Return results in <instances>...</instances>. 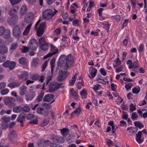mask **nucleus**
<instances>
[{
  "label": "nucleus",
  "mask_w": 147,
  "mask_h": 147,
  "mask_svg": "<svg viewBox=\"0 0 147 147\" xmlns=\"http://www.w3.org/2000/svg\"><path fill=\"white\" fill-rule=\"evenodd\" d=\"M71 54H69L66 57L64 55H61L59 58V65L64 67V69H67L69 67V63L71 61Z\"/></svg>",
  "instance_id": "nucleus-1"
},
{
  "label": "nucleus",
  "mask_w": 147,
  "mask_h": 147,
  "mask_svg": "<svg viewBox=\"0 0 147 147\" xmlns=\"http://www.w3.org/2000/svg\"><path fill=\"white\" fill-rule=\"evenodd\" d=\"M40 22L39 20L36 23L34 27V29L36 30L37 35L38 36H41L44 33L46 28V23L45 22L41 23L39 25Z\"/></svg>",
  "instance_id": "nucleus-2"
},
{
  "label": "nucleus",
  "mask_w": 147,
  "mask_h": 147,
  "mask_svg": "<svg viewBox=\"0 0 147 147\" xmlns=\"http://www.w3.org/2000/svg\"><path fill=\"white\" fill-rule=\"evenodd\" d=\"M57 12V11L56 10L53 12L51 9H46L43 12V17L46 20H49L51 19Z\"/></svg>",
  "instance_id": "nucleus-3"
},
{
  "label": "nucleus",
  "mask_w": 147,
  "mask_h": 147,
  "mask_svg": "<svg viewBox=\"0 0 147 147\" xmlns=\"http://www.w3.org/2000/svg\"><path fill=\"white\" fill-rule=\"evenodd\" d=\"M38 42L39 47L41 50L43 51H46L49 49V44L46 41L45 38L43 37L40 38L39 39Z\"/></svg>",
  "instance_id": "nucleus-4"
},
{
  "label": "nucleus",
  "mask_w": 147,
  "mask_h": 147,
  "mask_svg": "<svg viewBox=\"0 0 147 147\" xmlns=\"http://www.w3.org/2000/svg\"><path fill=\"white\" fill-rule=\"evenodd\" d=\"M38 46V43L36 40L34 38L31 39L28 42L29 48L30 49L35 51Z\"/></svg>",
  "instance_id": "nucleus-5"
},
{
  "label": "nucleus",
  "mask_w": 147,
  "mask_h": 147,
  "mask_svg": "<svg viewBox=\"0 0 147 147\" xmlns=\"http://www.w3.org/2000/svg\"><path fill=\"white\" fill-rule=\"evenodd\" d=\"M68 76V74L67 71L61 70L59 72V75L57 77V80L60 82H62L66 80Z\"/></svg>",
  "instance_id": "nucleus-6"
},
{
  "label": "nucleus",
  "mask_w": 147,
  "mask_h": 147,
  "mask_svg": "<svg viewBox=\"0 0 147 147\" xmlns=\"http://www.w3.org/2000/svg\"><path fill=\"white\" fill-rule=\"evenodd\" d=\"M16 65V63L15 62H11L9 60H7L2 64V65L3 67L5 68L9 67V69L11 70L15 68Z\"/></svg>",
  "instance_id": "nucleus-7"
},
{
  "label": "nucleus",
  "mask_w": 147,
  "mask_h": 147,
  "mask_svg": "<svg viewBox=\"0 0 147 147\" xmlns=\"http://www.w3.org/2000/svg\"><path fill=\"white\" fill-rule=\"evenodd\" d=\"M4 102L5 105L8 106L10 107L14 106L15 99L13 97H7L4 99Z\"/></svg>",
  "instance_id": "nucleus-8"
},
{
  "label": "nucleus",
  "mask_w": 147,
  "mask_h": 147,
  "mask_svg": "<svg viewBox=\"0 0 147 147\" xmlns=\"http://www.w3.org/2000/svg\"><path fill=\"white\" fill-rule=\"evenodd\" d=\"M39 105V104H36L34 107L32 108V109L34 110L36 109L37 112L38 113L42 115H47V111L41 107V106L38 107Z\"/></svg>",
  "instance_id": "nucleus-9"
},
{
  "label": "nucleus",
  "mask_w": 147,
  "mask_h": 147,
  "mask_svg": "<svg viewBox=\"0 0 147 147\" xmlns=\"http://www.w3.org/2000/svg\"><path fill=\"white\" fill-rule=\"evenodd\" d=\"M51 52L49 53L47 55L45 56V59H47V58L51 56L56 53L58 51V49L56 48V47L53 44H51Z\"/></svg>",
  "instance_id": "nucleus-10"
},
{
  "label": "nucleus",
  "mask_w": 147,
  "mask_h": 147,
  "mask_svg": "<svg viewBox=\"0 0 147 147\" xmlns=\"http://www.w3.org/2000/svg\"><path fill=\"white\" fill-rule=\"evenodd\" d=\"M21 30L22 29L18 26H14L13 31V35L16 38H18L20 36L21 34Z\"/></svg>",
  "instance_id": "nucleus-11"
},
{
  "label": "nucleus",
  "mask_w": 147,
  "mask_h": 147,
  "mask_svg": "<svg viewBox=\"0 0 147 147\" xmlns=\"http://www.w3.org/2000/svg\"><path fill=\"white\" fill-rule=\"evenodd\" d=\"M18 19V17L16 15L11 16L8 19V23L11 25H13L16 23Z\"/></svg>",
  "instance_id": "nucleus-12"
},
{
  "label": "nucleus",
  "mask_w": 147,
  "mask_h": 147,
  "mask_svg": "<svg viewBox=\"0 0 147 147\" xmlns=\"http://www.w3.org/2000/svg\"><path fill=\"white\" fill-rule=\"evenodd\" d=\"M58 83L52 82L49 86V91L51 93H53L56 90L58 89Z\"/></svg>",
  "instance_id": "nucleus-13"
},
{
  "label": "nucleus",
  "mask_w": 147,
  "mask_h": 147,
  "mask_svg": "<svg viewBox=\"0 0 147 147\" xmlns=\"http://www.w3.org/2000/svg\"><path fill=\"white\" fill-rule=\"evenodd\" d=\"M34 17V14L32 12L28 13L26 15L25 19L27 22H29L32 21Z\"/></svg>",
  "instance_id": "nucleus-14"
},
{
  "label": "nucleus",
  "mask_w": 147,
  "mask_h": 147,
  "mask_svg": "<svg viewBox=\"0 0 147 147\" xmlns=\"http://www.w3.org/2000/svg\"><path fill=\"white\" fill-rule=\"evenodd\" d=\"M54 95L53 94H48L46 95L43 98L45 102H50L54 98Z\"/></svg>",
  "instance_id": "nucleus-15"
},
{
  "label": "nucleus",
  "mask_w": 147,
  "mask_h": 147,
  "mask_svg": "<svg viewBox=\"0 0 147 147\" xmlns=\"http://www.w3.org/2000/svg\"><path fill=\"white\" fill-rule=\"evenodd\" d=\"M142 131H139L136 134V140L139 144H140L143 142V140L141 139Z\"/></svg>",
  "instance_id": "nucleus-16"
},
{
  "label": "nucleus",
  "mask_w": 147,
  "mask_h": 147,
  "mask_svg": "<svg viewBox=\"0 0 147 147\" xmlns=\"http://www.w3.org/2000/svg\"><path fill=\"white\" fill-rule=\"evenodd\" d=\"M26 115L24 113H21L19 115L17 119V121L20 123H23L25 120Z\"/></svg>",
  "instance_id": "nucleus-17"
},
{
  "label": "nucleus",
  "mask_w": 147,
  "mask_h": 147,
  "mask_svg": "<svg viewBox=\"0 0 147 147\" xmlns=\"http://www.w3.org/2000/svg\"><path fill=\"white\" fill-rule=\"evenodd\" d=\"M27 87L25 85H22L20 88L19 94L21 96L24 95L27 91Z\"/></svg>",
  "instance_id": "nucleus-18"
},
{
  "label": "nucleus",
  "mask_w": 147,
  "mask_h": 147,
  "mask_svg": "<svg viewBox=\"0 0 147 147\" xmlns=\"http://www.w3.org/2000/svg\"><path fill=\"white\" fill-rule=\"evenodd\" d=\"M68 129L67 128H64L61 130V133L62 135L63 136H65V137L68 136L67 134L69 133ZM69 137L70 136V135H68Z\"/></svg>",
  "instance_id": "nucleus-19"
},
{
  "label": "nucleus",
  "mask_w": 147,
  "mask_h": 147,
  "mask_svg": "<svg viewBox=\"0 0 147 147\" xmlns=\"http://www.w3.org/2000/svg\"><path fill=\"white\" fill-rule=\"evenodd\" d=\"M9 136L11 140H13L17 137V134L15 131L12 130L9 133Z\"/></svg>",
  "instance_id": "nucleus-20"
},
{
  "label": "nucleus",
  "mask_w": 147,
  "mask_h": 147,
  "mask_svg": "<svg viewBox=\"0 0 147 147\" xmlns=\"http://www.w3.org/2000/svg\"><path fill=\"white\" fill-rule=\"evenodd\" d=\"M18 9V7L17 6H15L12 7L9 11V14L12 16L14 14L16 13V11Z\"/></svg>",
  "instance_id": "nucleus-21"
},
{
  "label": "nucleus",
  "mask_w": 147,
  "mask_h": 147,
  "mask_svg": "<svg viewBox=\"0 0 147 147\" xmlns=\"http://www.w3.org/2000/svg\"><path fill=\"white\" fill-rule=\"evenodd\" d=\"M29 76L28 72L25 71H22L20 75L18 76L19 79H22L27 77Z\"/></svg>",
  "instance_id": "nucleus-22"
},
{
  "label": "nucleus",
  "mask_w": 147,
  "mask_h": 147,
  "mask_svg": "<svg viewBox=\"0 0 147 147\" xmlns=\"http://www.w3.org/2000/svg\"><path fill=\"white\" fill-rule=\"evenodd\" d=\"M55 58H53L50 61V64L51 68V71L52 74H53L54 70V69L55 68Z\"/></svg>",
  "instance_id": "nucleus-23"
},
{
  "label": "nucleus",
  "mask_w": 147,
  "mask_h": 147,
  "mask_svg": "<svg viewBox=\"0 0 147 147\" xmlns=\"http://www.w3.org/2000/svg\"><path fill=\"white\" fill-rule=\"evenodd\" d=\"M27 9L28 7L26 5L22 6L20 11V14L23 15L24 14L27 12Z\"/></svg>",
  "instance_id": "nucleus-24"
},
{
  "label": "nucleus",
  "mask_w": 147,
  "mask_h": 147,
  "mask_svg": "<svg viewBox=\"0 0 147 147\" xmlns=\"http://www.w3.org/2000/svg\"><path fill=\"white\" fill-rule=\"evenodd\" d=\"M39 62V59L37 58L34 59L31 63L32 66L33 67H36L38 64Z\"/></svg>",
  "instance_id": "nucleus-25"
},
{
  "label": "nucleus",
  "mask_w": 147,
  "mask_h": 147,
  "mask_svg": "<svg viewBox=\"0 0 147 147\" xmlns=\"http://www.w3.org/2000/svg\"><path fill=\"white\" fill-rule=\"evenodd\" d=\"M80 94L82 99H85L87 97V93L85 89L82 90L80 92Z\"/></svg>",
  "instance_id": "nucleus-26"
},
{
  "label": "nucleus",
  "mask_w": 147,
  "mask_h": 147,
  "mask_svg": "<svg viewBox=\"0 0 147 147\" xmlns=\"http://www.w3.org/2000/svg\"><path fill=\"white\" fill-rule=\"evenodd\" d=\"M32 25V23H30V24L28 25L25 30L23 32V34L24 35H27L29 32L31 28Z\"/></svg>",
  "instance_id": "nucleus-27"
},
{
  "label": "nucleus",
  "mask_w": 147,
  "mask_h": 147,
  "mask_svg": "<svg viewBox=\"0 0 147 147\" xmlns=\"http://www.w3.org/2000/svg\"><path fill=\"white\" fill-rule=\"evenodd\" d=\"M13 111L16 113H20L22 111V107L18 106L14 107L13 109Z\"/></svg>",
  "instance_id": "nucleus-28"
},
{
  "label": "nucleus",
  "mask_w": 147,
  "mask_h": 147,
  "mask_svg": "<svg viewBox=\"0 0 147 147\" xmlns=\"http://www.w3.org/2000/svg\"><path fill=\"white\" fill-rule=\"evenodd\" d=\"M40 76L38 74H32L30 76V79L34 80H36L39 79Z\"/></svg>",
  "instance_id": "nucleus-29"
},
{
  "label": "nucleus",
  "mask_w": 147,
  "mask_h": 147,
  "mask_svg": "<svg viewBox=\"0 0 147 147\" xmlns=\"http://www.w3.org/2000/svg\"><path fill=\"white\" fill-rule=\"evenodd\" d=\"M7 51V48L4 46L0 47V53L2 54L6 53Z\"/></svg>",
  "instance_id": "nucleus-30"
},
{
  "label": "nucleus",
  "mask_w": 147,
  "mask_h": 147,
  "mask_svg": "<svg viewBox=\"0 0 147 147\" xmlns=\"http://www.w3.org/2000/svg\"><path fill=\"white\" fill-rule=\"evenodd\" d=\"M3 122L5 123L9 122L10 121V118L9 117H7L5 116H3L1 118Z\"/></svg>",
  "instance_id": "nucleus-31"
},
{
  "label": "nucleus",
  "mask_w": 147,
  "mask_h": 147,
  "mask_svg": "<svg viewBox=\"0 0 147 147\" xmlns=\"http://www.w3.org/2000/svg\"><path fill=\"white\" fill-rule=\"evenodd\" d=\"M40 141L42 142V145H43L44 147H48L51 143V142L49 140H41Z\"/></svg>",
  "instance_id": "nucleus-32"
},
{
  "label": "nucleus",
  "mask_w": 147,
  "mask_h": 147,
  "mask_svg": "<svg viewBox=\"0 0 147 147\" xmlns=\"http://www.w3.org/2000/svg\"><path fill=\"white\" fill-rule=\"evenodd\" d=\"M44 93L43 92H41L37 97L36 100L38 102L41 101L43 97Z\"/></svg>",
  "instance_id": "nucleus-33"
},
{
  "label": "nucleus",
  "mask_w": 147,
  "mask_h": 147,
  "mask_svg": "<svg viewBox=\"0 0 147 147\" xmlns=\"http://www.w3.org/2000/svg\"><path fill=\"white\" fill-rule=\"evenodd\" d=\"M70 92L73 98L74 99L78 98V96L77 95V93L76 91H74L73 89H72L71 90Z\"/></svg>",
  "instance_id": "nucleus-34"
},
{
  "label": "nucleus",
  "mask_w": 147,
  "mask_h": 147,
  "mask_svg": "<svg viewBox=\"0 0 147 147\" xmlns=\"http://www.w3.org/2000/svg\"><path fill=\"white\" fill-rule=\"evenodd\" d=\"M27 62L26 59L24 57H22L19 59V62L20 64H24Z\"/></svg>",
  "instance_id": "nucleus-35"
},
{
  "label": "nucleus",
  "mask_w": 147,
  "mask_h": 147,
  "mask_svg": "<svg viewBox=\"0 0 147 147\" xmlns=\"http://www.w3.org/2000/svg\"><path fill=\"white\" fill-rule=\"evenodd\" d=\"M90 68L92 69L90 73V74L92 77H94L96 75L97 72V70L93 67H90Z\"/></svg>",
  "instance_id": "nucleus-36"
},
{
  "label": "nucleus",
  "mask_w": 147,
  "mask_h": 147,
  "mask_svg": "<svg viewBox=\"0 0 147 147\" xmlns=\"http://www.w3.org/2000/svg\"><path fill=\"white\" fill-rule=\"evenodd\" d=\"M134 125L136 127H138L140 128H141L144 126L139 121H135L134 122Z\"/></svg>",
  "instance_id": "nucleus-37"
},
{
  "label": "nucleus",
  "mask_w": 147,
  "mask_h": 147,
  "mask_svg": "<svg viewBox=\"0 0 147 147\" xmlns=\"http://www.w3.org/2000/svg\"><path fill=\"white\" fill-rule=\"evenodd\" d=\"M49 122L48 119H44L41 123V125L42 127L45 126L47 125Z\"/></svg>",
  "instance_id": "nucleus-38"
},
{
  "label": "nucleus",
  "mask_w": 147,
  "mask_h": 147,
  "mask_svg": "<svg viewBox=\"0 0 147 147\" xmlns=\"http://www.w3.org/2000/svg\"><path fill=\"white\" fill-rule=\"evenodd\" d=\"M22 110L25 112H27L29 111L30 107L28 105L22 107Z\"/></svg>",
  "instance_id": "nucleus-39"
},
{
  "label": "nucleus",
  "mask_w": 147,
  "mask_h": 147,
  "mask_svg": "<svg viewBox=\"0 0 147 147\" xmlns=\"http://www.w3.org/2000/svg\"><path fill=\"white\" fill-rule=\"evenodd\" d=\"M9 92V90L6 88L2 90L1 91V94L3 95L7 94Z\"/></svg>",
  "instance_id": "nucleus-40"
},
{
  "label": "nucleus",
  "mask_w": 147,
  "mask_h": 147,
  "mask_svg": "<svg viewBox=\"0 0 147 147\" xmlns=\"http://www.w3.org/2000/svg\"><path fill=\"white\" fill-rule=\"evenodd\" d=\"M81 112V110L80 108H77L73 112L71 115V116H73L74 113L79 114Z\"/></svg>",
  "instance_id": "nucleus-41"
},
{
  "label": "nucleus",
  "mask_w": 147,
  "mask_h": 147,
  "mask_svg": "<svg viewBox=\"0 0 147 147\" xmlns=\"http://www.w3.org/2000/svg\"><path fill=\"white\" fill-rule=\"evenodd\" d=\"M5 32V30L4 27H0V36H2Z\"/></svg>",
  "instance_id": "nucleus-42"
},
{
  "label": "nucleus",
  "mask_w": 147,
  "mask_h": 147,
  "mask_svg": "<svg viewBox=\"0 0 147 147\" xmlns=\"http://www.w3.org/2000/svg\"><path fill=\"white\" fill-rule=\"evenodd\" d=\"M29 123L34 124L36 125L38 124V120L37 118H35L29 122Z\"/></svg>",
  "instance_id": "nucleus-43"
},
{
  "label": "nucleus",
  "mask_w": 147,
  "mask_h": 147,
  "mask_svg": "<svg viewBox=\"0 0 147 147\" xmlns=\"http://www.w3.org/2000/svg\"><path fill=\"white\" fill-rule=\"evenodd\" d=\"M48 63V61H45L44 63L42 65V66L41 67L42 68V72L46 68Z\"/></svg>",
  "instance_id": "nucleus-44"
},
{
  "label": "nucleus",
  "mask_w": 147,
  "mask_h": 147,
  "mask_svg": "<svg viewBox=\"0 0 147 147\" xmlns=\"http://www.w3.org/2000/svg\"><path fill=\"white\" fill-rule=\"evenodd\" d=\"M106 142L109 146L113 145V143L110 139H106Z\"/></svg>",
  "instance_id": "nucleus-45"
},
{
  "label": "nucleus",
  "mask_w": 147,
  "mask_h": 147,
  "mask_svg": "<svg viewBox=\"0 0 147 147\" xmlns=\"http://www.w3.org/2000/svg\"><path fill=\"white\" fill-rule=\"evenodd\" d=\"M35 117V116L32 114H28L26 116V118L28 120H31Z\"/></svg>",
  "instance_id": "nucleus-46"
},
{
  "label": "nucleus",
  "mask_w": 147,
  "mask_h": 147,
  "mask_svg": "<svg viewBox=\"0 0 147 147\" xmlns=\"http://www.w3.org/2000/svg\"><path fill=\"white\" fill-rule=\"evenodd\" d=\"M138 117V114L136 113V112H133L132 114L131 118L133 120H134L136 119Z\"/></svg>",
  "instance_id": "nucleus-47"
},
{
  "label": "nucleus",
  "mask_w": 147,
  "mask_h": 147,
  "mask_svg": "<svg viewBox=\"0 0 147 147\" xmlns=\"http://www.w3.org/2000/svg\"><path fill=\"white\" fill-rule=\"evenodd\" d=\"M52 139L54 142H58L59 140V136H52Z\"/></svg>",
  "instance_id": "nucleus-48"
},
{
  "label": "nucleus",
  "mask_w": 147,
  "mask_h": 147,
  "mask_svg": "<svg viewBox=\"0 0 147 147\" xmlns=\"http://www.w3.org/2000/svg\"><path fill=\"white\" fill-rule=\"evenodd\" d=\"M50 144V147H63L62 146L54 143H52Z\"/></svg>",
  "instance_id": "nucleus-49"
},
{
  "label": "nucleus",
  "mask_w": 147,
  "mask_h": 147,
  "mask_svg": "<svg viewBox=\"0 0 147 147\" xmlns=\"http://www.w3.org/2000/svg\"><path fill=\"white\" fill-rule=\"evenodd\" d=\"M34 96L32 95H30L26 96V99L27 101L31 100L33 99Z\"/></svg>",
  "instance_id": "nucleus-50"
},
{
  "label": "nucleus",
  "mask_w": 147,
  "mask_h": 147,
  "mask_svg": "<svg viewBox=\"0 0 147 147\" xmlns=\"http://www.w3.org/2000/svg\"><path fill=\"white\" fill-rule=\"evenodd\" d=\"M138 61L136 60V61L134 62L133 66L134 68H136L137 67H139L138 66Z\"/></svg>",
  "instance_id": "nucleus-51"
},
{
  "label": "nucleus",
  "mask_w": 147,
  "mask_h": 147,
  "mask_svg": "<svg viewBox=\"0 0 147 147\" xmlns=\"http://www.w3.org/2000/svg\"><path fill=\"white\" fill-rule=\"evenodd\" d=\"M21 0H10V1L12 4L14 5L20 1Z\"/></svg>",
  "instance_id": "nucleus-52"
},
{
  "label": "nucleus",
  "mask_w": 147,
  "mask_h": 147,
  "mask_svg": "<svg viewBox=\"0 0 147 147\" xmlns=\"http://www.w3.org/2000/svg\"><path fill=\"white\" fill-rule=\"evenodd\" d=\"M10 32L9 31H7L5 34L4 37L5 38L7 39L10 37Z\"/></svg>",
  "instance_id": "nucleus-53"
},
{
  "label": "nucleus",
  "mask_w": 147,
  "mask_h": 147,
  "mask_svg": "<svg viewBox=\"0 0 147 147\" xmlns=\"http://www.w3.org/2000/svg\"><path fill=\"white\" fill-rule=\"evenodd\" d=\"M6 86V83L4 82H2L0 83V89L4 88Z\"/></svg>",
  "instance_id": "nucleus-54"
},
{
  "label": "nucleus",
  "mask_w": 147,
  "mask_h": 147,
  "mask_svg": "<svg viewBox=\"0 0 147 147\" xmlns=\"http://www.w3.org/2000/svg\"><path fill=\"white\" fill-rule=\"evenodd\" d=\"M140 89L138 90V88H134L132 89L133 92L134 94H137L139 93L140 91Z\"/></svg>",
  "instance_id": "nucleus-55"
},
{
  "label": "nucleus",
  "mask_w": 147,
  "mask_h": 147,
  "mask_svg": "<svg viewBox=\"0 0 147 147\" xmlns=\"http://www.w3.org/2000/svg\"><path fill=\"white\" fill-rule=\"evenodd\" d=\"M130 110L131 111L136 109V107L133 103H131L130 105Z\"/></svg>",
  "instance_id": "nucleus-56"
},
{
  "label": "nucleus",
  "mask_w": 147,
  "mask_h": 147,
  "mask_svg": "<svg viewBox=\"0 0 147 147\" xmlns=\"http://www.w3.org/2000/svg\"><path fill=\"white\" fill-rule=\"evenodd\" d=\"M47 75L48 76V77L47 78V80L46 83V84L47 85L49 82L51 80V76H49V75H50V72H49L48 73H47Z\"/></svg>",
  "instance_id": "nucleus-57"
},
{
  "label": "nucleus",
  "mask_w": 147,
  "mask_h": 147,
  "mask_svg": "<svg viewBox=\"0 0 147 147\" xmlns=\"http://www.w3.org/2000/svg\"><path fill=\"white\" fill-rule=\"evenodd\" d=\"M100 71L101 74L104 76H105L107 74L106 72L103 68H101L100 70Z\"/></svg>",
  "instance_id": "nucleus-58"
},
{
  "label": "nucleus",
  "mask_w": 147,
  "mask_h": 147,
  "mask_svg": "<svg viewBox=\"0 0 147 147\" xmlns=\"http://www.w3.org/2000/svg\"><path fill=\"white\" fill-rule=\"evenodd\" d=\"M64 141L65 139L63 137H61L59 136V140L58 142V143L61 144H62L64 142Z\"/></svg>",
  "instance_id": "nucleus-59"
},
{
  "label": "nucleus",
  "mask_w": 147,
  "mask_h": 147,
  "mask_svg": "<svg viewBox=\"0 0 147 147\" xmlns=\"http://www.w3.org/2000/svg\"><path fill=\"white\" fill-rule=\"evenodd\" d=\"M6 59V57L4 55H3L1 57L0 56V62L5 61Z\"/></svg>",
  "instance_id": "nucleus-60"
},
{
  "label": "nucleus",
  "mask_w": 147,
  "mask_h": 147,
  "mask_svg": "<svg viewBox=\"0 0 147 147\" xmlns=\"http://www.w3.org/2000/svg\"><path fill=\"white\" fill-rule=\"evenodd\" d=\"M16 99L17 101L20 102H23V98L20 96H18L16 97Z\"/></svg>",
  "instance_id": "nucleus-61"
},
{
  "label": "nucleus",
  "mask_w": 147,
  "mask_h": 147,
  "mask_svg": "<svg viewBox=\"0 0 147 147\" xmlns=\"http://www.w3.org/2000/svg\"><path fill=\"white\" fill-rule=\"evenodd\" d=\"M17 46L18 45L17 44L14 43L12 44L11 45L10 48L11 50H15L16 49Z\"/></svg>",
  "instance_id": "nucleus-62"
},
{
  "label": "nucleus",
  "mask_w": 147,
  "mask_h": 147,
  "mask_svg": "<svg viewBox=\"0 0 147 147\" xmlns=\"http://www.w3.org/2000/svg\"><path fill=\"white\" fill-rule=\"evenodd\" d=\"M76 81V77L75 76L72 77L71 79L69 81V82L70 84L73 85V83H74Z\"/></svg>",
  "instance_id": "nucleus-63"
},
{
  "label": "nucleus",
  "mask_w": 147,
  "mask_h": 147,
  "mask_svg": "<svg viewBox=\"0 0 147 147\" xmlns=\"http://www.w3.org/2000/svg\"><path fill=\"white\" fill-rule=\"evenodd\" d=\"M145 4V14H147V1L144 0Z\"/></svg>",
  "instance_id": "nucleus-64"
}]
</instances>
